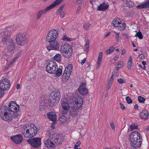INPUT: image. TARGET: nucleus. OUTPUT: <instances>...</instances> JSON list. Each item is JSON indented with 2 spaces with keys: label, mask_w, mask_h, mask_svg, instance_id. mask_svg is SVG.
<instances>
[{
  "label": "nucleus",
  "mask_w": 149,
  "mask_h": 149,
  "mask_svg": "<svg viewBox=\"0 0 149 149\" xmlns=\"http://www.w3.org/2000/svg\"><path fill=\"white\" fill-rule=\"evenodd\" d=\"M23 133L27 138H31L37 134L38 130L36 126L33 124L28 123L25 124L22 127Z\"/></svg>",
  "instance_id": "obj_1"
},
{
  "label": "nucleus",
  "mask_w": 149,
  "mask_h": 149,
  "mask_svg": "<svg viewBox=\"0 0 149 149\" xmlns=\"http://www.w3.org/2000/svg\"><path fill=\"white\" fill-rule=\"evenodd\" d=\"M128 139L131 145L135 148L139 147L142 141L140 134L137 132H132L129 135Z\"/></svg>",
  "instance_id": "obj_2"
},
{
  "label": "nucleus",
  "mask_w": 149,
  "mask_h": 149,
  "mask_svg": "<svg viewBox=\"0 0 149 149\" xmlns=\"http://www.w3.org/2000/svg\"><path fill=\"white\" fill-rule=\"evenodd\" d=\"M61 98L60 91L55 90L52 91L49 96L48 103L49 106L53 107L56 106L59 102Z\"/></svg>",
  "instance_id": "obj_3"
},
{
  "label": "nucleus",
  "mask_w": 149,
  "mask_h": 149,
  "mask_svg": "<svg viewBox=\"0 0 149 149\" xmlns=\"http://www.w3.org/2000/svg\"><path fill=\"white\" fill-rule=\"evenodd\" d=\"M9 110L6 106L1 107L0 110V116L4 120L10 121L12 120L13 114Z\"/></svg>",
  "instance_id": "obj_4"
},
{
  "label": "nucleus",
  "mask_w": 149,
  "mask_h": 149,
  "mask_svg": "<svg viewBox=\"0 0 149 149\" xmlns=\"http://www.w3.org/2000/svg\"><path fill=\"white\" fill-rule=\"evenodd\" d=\"M60 52L63 56L66 58H70L73 54L71 46L67 43L61 45L60 48Z\"/></svg>",
  "instance_id": "obj_5"
},
{
  "label": "nucleus",
  "mask_w": 149,
  "mask_h": 149,
  "mask_svg": "<svg viewBox=\"0 0 149 149\" xmlns=\"http://www.w3.org/2000/svg\"><path fill=\"white\" fill-rule=\"evenodd\" d=\"M10 86V82L8 79H4L0 80V97L4 94L5 91L9 89Z\"/></svg>",
  "instance_id": "obj_6"
},
{
  "label": "nucleus",
  "mask_w": 149,
  "mask_h": 149,
  "mask_svg": "<svg viewBox=\"0 0 149 149\" xmlns=\"http://www.w3.org/2000/svg\"><path fill=\"white\" fill-rule=\"evenodd\" d=\"M2 42L8 45L6 49L8 51L12 52L14 51L15 49V43L11 38L9 37H3Z\"/></svg>",
  "instance_id": "obj_7"
},
{
  "label": "nucleus",
  "mask_w": 149,
  "mask_h": 149,
  "mask_svg": "<svg viewBox=\"0 0 149 149\" xmlns=\"http://www.w3.org/2000/svg\"><path fill=\"white\" fill-rule=\"evenodd\" d=\"M113 25L120 31H122L125 28L126 24L124 22L119 18H116L112 22Z\"/></svg>",
  "instance_id": "obj_8"
},
{
  "label": "nucleus",
  "mask_w": 149,
  "mask_h": 149,
  "mask_svg": "<svg viewBox=\"0 0 149 149\" xmlns=\"http://www.w3.org/2000/svg\"><path fill=\"white\" fill-rule=\"evenodd\" d=\"M58 34L57 30L53 29L50 30L46 36V40L49 42L56 40Z\"/></svg>",
  "instance_id": "obj_9"
},
{
  "label": "nucleus",
  "mask_w": 149,
  "mask_h": 149,
  "mask_svg": "<svg viewBox=\"0 0 149 149\" xmlns=\"http://www.w3.org/2000/svg\"><path fill=\"white\" fill-rule=\"evenodd\" d=\"M72 71V65L70 64L64 70L63 74L62 80L65 82H66L70 77L71 73Z\"/></svg>",
  "instance_id": "obj_10"
},
{
  "label": "nucleus",
  "mask_w": 149,
  "mask_h": 149,
  "mask_svg": "<svg viewBox=\"0 0 149 149\" xmlns=\"http://www.w3.org/2000/svg\"><path fill=\"white\" fill-rule=\"evenodd\" d=\"M61 105L62 114L67 113L70 110V107L66 98H63L61 100Z\"/></svg>",
  "instance_id": "obj_11"
},
{
  "label": "nucleus",
  "mask_w": 149,
  "mask_h": 149,
  "mask_svg": "<svg viewBox=\"0 0 149 149\" xmlns=\"http://www.w3.org/2000/svg\"><path fill=\"white\" fill-rule=\"evenodd\" d=\"M16 40L18 44L21 46L24 45L27 42L25 35L22 33L17 34Z\"/></svg>",
  "instance_id": "obj_12"
},
{
  "label": "nucleus",
  "mask_w": 149,
  "mask_h": 149,
  "mask_svg": "<svg viewBox=\"0 0 149 149\" xmlns=\"http://www.w3.org/2000/svg\"><path fill=\"white\" fill-rule=\"evenodd\" d=\"M58 68L56 63L53 61L50 62L47 65L46 69L47 72L50 74H54Z\"/></svg>",
  "instance_id": "obj_13"
},
{
  "label": "nucleus",
  "mask_w": 149,
  "mask_h": 149,
  "mask_svg": "<svg viewBox=\"0 0 149 149\" xmlns=\"http://www.w3.org/2000/svg\"><path fill=\"white\" fill-rule=\"evenodd\" d=\"M73 99L74 104L73 106L77 107V109H80L81 107L83 104V100L80 95H76Z\"/></svg>",
  "instance_id": "obj_14"
},
{
  "label": "nucleus",
  "mask_w": 149,
  "mask_h": 149,
  "mask_svg": "<svg viewBox=\"0 0 149 149\" xmlns=\"http://www.w3.org/2000/svg\"><path fill=\"white\" fill-rule=\"evenodd\" d=\"M49 42V45L47 46L46 47L47 49L49 51L51 50H56L59 48L60 47L59 43L56 40Z\"/></svg>",
  "instance_id": "obj_15"
},
{
  "label": "nucleus",
  "mask_w": 149,
  "mask_h": 149,
  "mask_svg": "<svg viewBox=\"0 0 149 149\" xmlns=\"http://www.w3.org/2000/svg\"><path fill=\"white\" fill-rule=\"evenodd\" d=\"M41 139L40 138H35L28 140V142L33 147L37 148L41 144Z\"/></svg>",
  "instance_id": "obj_16"
},
{
  "label": "nucleus",
  "mask_w": 149,
  "mask_h": 149,
  "mask_svg": "<svg viewBox=\"0 0 149 149\" xmlns=\"http://www.w3.org/2000/svg\"><path fill=\"white\" fill-rule=\"evenodd\" d=\"M9 108V110L11 112L13 113L16 112L19 110V106L16 103L14 102H11L8 105Z\"/></svg>",
  "instance_id": "obj_17"
},
{
  "label": "nucleus",
  "mask_w": 149,
  "mask_h": 149,
  "mask_svg": "<svg viewBox=\"0 0 149 149\" xmlns=\"http://www.w3.org/2000/svg\"><path fill=\"white\" fill-rule=\"evenodd\" d=\"M16 29V26L15 25L12 26H9L6 27L4 31V36L3 37H10V33L15 31Z\"/></svg>",
  "instance_id": "obj_18"
},
{
  "label": "nucleus",
  "mask_w": 149,
  "mask_h": 149,
  "mask_svg": "<svg viewBox=\"0 0 149 149\" xmlns=\"http://www.w3.org/2000/svg\"><path fill=\"white\" fill-rule=\"evenodd\" d=\"M78 91L81 95H85L88 93V91L86 88L85 83L83 82L81 84L79 88Z\"/></svg>",
  "instance_id": "obj_19"
},
{
  "label": "nucleus",
  "mask_w": 149,
  "mask_h": 149,
  "mask_svg": "<svg viewBox=\"0 0 149 149\" xmlns=\"http://www.w3.org/2000/svg\"><path fill=\"white\" fill-rule=\"evenodd\" d=\"M10 139L12 141L17 144H18L21 142L23 140V137L21 134H19L11 136Z\"/></svg>",
  "instance_id": "obj_20"
},
{
  "label": "nucleus",
  "mask_w": 149,
  "mask_h": 149,
  "mask_svg": "<svg viewBox=\"0 0 149 149\" xmlns=\"http://www.w3.org/2000/svg\"><path fill=\"white\" fill-rule=\"evenodd\" d=\"M52 9L50 6H49L46 7L44 10H41L38 12L36 18L37 19H39L41 17L42 14L43 13H45L47 12Z\"/></svg>",
  "instance_id": "obj_21"
},
{
  "label": "nucleus",
  "mask_w": 149,
  "mask_h": 149,
  "mask_svg": "<svg viewBox=\"0 0 149 149\" xmlns=\"http://www.w3.org/2000/svg\"><path fill=\"white\" fill-rule=\"evenodd\" d=\"M80 109H77V107L73 106L70 111V115L73 117L76 116L78 114Z\"/></svg>",
  "instance_id": "obj_22"
},
{
  "label": "nucleus",
  "mask_w": 149,
  "mask_h": 149,
  "mask_svg": "<svg viewBox=\"0 0 149 149\" xmlns=\"http://www.w3.org/2000/svg\"><path fill=\"white\" fill-rule=\"evenodd\" d=\"M45 144L48 149H55V145L49 139L46 140Z\"/></svg>",
  "instance_id": "obj_23"
},
{
  "label": "nucleus",
  "mask_w": 149,
  "mask_h": 149,
  "mask_svg": "<svg viewBox=\"0 0 149 149\" xmlns=\"http://www.w3.org/2000/svg\"><path fill=\"white\" fill-rule=\"evenodd\" d=\"M47 116L49 120L53 122L56 121L57 116L55 112H49L47 113Z\"/></svg>",
  "instance_id": "obj_24"
},
{
  "label": "nucleus",
  "mask_w": 149,
  "mask_h": 149,
  "mask_svg": "<svg viewBox=\"0 0 149 149\" xmlns=\"http://www.w3.org/2000/svg\"><path fill=\"white\" fill-rule=\"evenodd\" d=\"M109 6L108 3H101L100 6L98 7L97 10L104 11L109 8Z\"/></svg>",
  "instance_id": "obj_25"
},
{
  "label": "nucleus",
  "mask_w": 149,
  "mask_h": 149,
  "mask_svg": "<svg viewBox=\"0 0 149 149\" xmlns=\"http://www.w3.org/2000/svg\"><path fill=\"white\" fill-rule=\"evenodd\" d=\"M148 116V113L146 110H143L139 114V116L142 119H146L147 118Z\"/></svg>",
  "instance_id": "obj_26"
},
{
  "label": "nucleus",
  "mask_w": 149,
  "mask_h": 149,
  "mask_svg": "<svg viewBox=\"0 0 149 149\" xmlns=\"http://www.w3.org/2000/svg\"><path fill=\"white\" fill-rule=\"evenodd\" d=\"M103 54V53L102 52H100L99 55L98 56L97 66V68L100 67V66L102 61Z\"/></svg>",
  "instance_id": "obj_27"
},
{
  "label": "nucleus",
  "mask_w": 149,
  "mask_h": 149,
  "mask_svg": "<svg viewBox=\"0 0 149 149\" xmlns=\"http://www.w3.org/2000/svg\"><path fill=\"white\" fill-rule=\"evenodd\" d=\"M138 9L146 8H149V1L147 0L142 4L139 5L136 7Z\"/></svg>",
  "instance_id": "obj_28"
},
{
  "label": "nucleus",
  "mask_w": 149,
  "mask_h": 149,
  "mask_svg": "<svg viewBox=\"0 0 149 149\" xmlns=\"http://www.w3.org/2000/svg\"><path fill=\"white\" fill-rule=\"evenodd\" d=\"M132 58L131 56H130L128 59V60L127 64V68L129 70H130L132 65Z\"/></svg>",
  "instance_id": "obj_29"
},
{
  "label": "nucleus",
  "mask_w": 149,
  "mask_h": 149,
  "mask_svg": "<svg viewBox=\"0 0 149 149\" xmlns=\"http://www.w3.org/2000/svg\"><path fill=\"white\" fill-rule=\"evenodd\" d=\"M47 136V138L50 139H52L55 138L56 136V134H54V132L52 131H49L47 132L46 134Z\"/></svg>",
  "instance_id": "obj_30"
},
{
  "label": "nucleus",
  "mask_w": 149,
  "mask_h": 149,
  "mask_svg": "<svg viewBox=\"0 0 149 149\" xmlns=\"http://www.w3.org/2000/svg\"><path fill=\"white\" fill-rule=\"evenodd\" d=\"M52 59L57 62H60L61 60V56L59 54H56L53 57Z\"/></svg>",
  "instance_id": "obj_31"
},
{
  "label": "nucleus",
  "mask_w": 149,
  "mask_h": 149,
  "mask_svg": "<svg viewBox=\"0 0 149 149\" xmlns=\"http://www.w3.org/2000/svg\"><path fill=\"white\" fill-rule=\"evenodd\" d=\"M53 140L56 145H60L63 142L62 139L58 138L57 135L55 138L53 139Z\"/></svg>",
  "instance_id": "obj_32"
},
{
  "label": "nucleus",
  "mask_w": 149,
  "mask_h": 149,
  "mask_svg": "<svg viewBox=\"0 0 149 149\" xmlns=\"http://www.w3.org/2000/svg\"><path fill=\"white\" fill-rule=\"evenodd\" d=\"M17 60L16 59L14 58L12 59L8 58L6 60V61L8 65L10 66L14 63Z\"/></svg>",
  "instance_id": "obj_33"
},
{
  "label": "nucleus",
  "mask_w": 149,
  "mask_h": 149,
  "mask_svg": "<svg viewBox=\"0 0 149 149\" xmlns=\"http://www.w3.org/2000/svg\"><path fill=\"white\" fill-rule=\"evenodd\" d=\"M63 0H56L54 3L49 5V6L52 9L56 6L59 5L60 3L62 2Z\"/></svg>",
  "instance_id": "obj_34"
},
{
  "label": "nucleus",
  "mask_w": 149,
  "mask_h": 149,
  "mask_svg": "<svg viewBox=\"0 0 149 149\" xmlns=\"http://www.w3.org/2000/svg\"><path fill=\"white\" fill-rule=\"evenodd\" d=\"M55 71V72L54 74H55V76L57 77H60L62 73V69L61 68H57Z\"/></svg>",
  "instance_id": "obj_35"
},
{
  "label": "nucleus",
  "mask_w": 149,
  "mask_h": 149,
  "mask_svg": "<svg viewBox=\"0 0 149 149\" xmlns=\"http://www.w3.org/2000/svg\"><path fill=\"white\" fill-rule=\"evenodd\" d=\"M67 120V118L64 115H62L60 116L58 120V121L60 123H63L65 122Z\"/></svg>",
  "instance_id": "obj_36"
},
{
  "label": "nucleus",
  "mask_w": 149,
  "mask_h": 149,
  "mask_svg": "<svg viewBox=\"0 0 149 149\" xmlns=\"http://www.w3.org/2000/svg\"><path fill=\"white\" fill-rule=\"evenodd\" d=\"M125 63L123 61L119 62L117 64L116 67V69L117 70H119L121 68L124 66Z\"/></svg>",
  "instance_id": "obj_37"
},
{
  "label": "nucleus",
  "mask_w": 149,
  "mask_h": 149,
  "mask_svg": "<svg viewBox=\"0 0 149 149\" xmlns=\"http://www.w3.org/2000/svg\"><path fill=\"white\" fill-rule=\"evenodd\" d=\"M62 40L65 41H71L74 40L72 38H70L67 37L66 35H64L63 36L62 38Z\"/></svg>",
  "instance_id": "obj_38"
},
{
  "label": "nucleus",
  "mask_w": 149,
  "mask_h": 149,
  "mask_svg": "<svg viewBox=\"0 0 149 149\" xmlns=\"http://www.w3.org/2000/svg\"><path fill=\"white\" fill-rule=\"evenodd\" d=\"M115 49V47H114L113 46H111L108 49L106 50L105 52L106 54H109L111 53Z\"/></svg>",
  "instance_id": "obj_39"
},
{
  "label": "nucleus",
  "mask_w": 149,
  "mask_h": 149,
  "mask_svg": "<svg viewBox=\"0 0 149 149\" xmlns=\"http://www.w3.org/2000/svg\"><path fill=\"white\" fill-rule=\"evenodd\" d=\"M91 26V24L89 23H84L83 26V28L86 30H88L89 27Z\"/></svg>",
  "instance_id": "obj_40"
},
{
  "label": "nucleus",
  "mask_w": 149,
  "mask_h": 149,
  "mask_svg": "<svg viewBox=\"0 0 149 149\" xmlns=\"http://www.w3.org/2000/svg\"><path fill=\"white\" fill-rule=\"evenodd\" d=\"M126 4L127 6L130 8H132L134 5V3L131 1L127 0L126 2Z\"/></svg>",
  "instance_id": "obj_41"
},
{
  "label": "nucleus",
  "mask_w": 149,
  "mask_h": 149,
  "mask_svg": "<svg viewBox=\"0 0 149 149\" xmlns=\"http://www.w3.org/2000/svg\"><path fill=\"white\" fill-rule=\"evenodd\" d=\"M135 37H137L139 39H142L143 38V36L142 33L139 31L135 34Z\"/></svg>",
  "instance_id": "obj_42"
},
{
  "label": "nucleus",
  "mask_w": 149,
  "mask_h": 149,
  "mask_svg": "<svg viewBox=\"0 0 149 149\" xmlns=\"http://www.w3.org/2000/svg\"><path fill=\"white\" fill-rule=\"evenodd\" d=\"M130 127L131 130H130L129 129L128 130L129 131H133L134 130L137 129V127L136 125L134 124L130 125Z\"/></svg>",
  "instance_id": "obj_43"
},
{
  "label": "nucleus",
  "mask_w": 149,
  "mask_h": 149,
  "mask_svg": "<svg viewBox=\"0 0 149 149\" xmlns=\"http://www.w3.org/2000/svg\"><path fill=\"white\" fill-rule=\"evenodd\" d=\"M110 126L111 127V128L113 130H115V125L114 123V122L113 121H112L111 122H110Z\"/></svg>",
  "instance_id": "obj_44"
},
{
  "label": "nucleus",
  "mask_w": 149,
  "mask_h": 149,
  "mask_svg": "<svg viewBox=\"0 0 149 149\" xmlns=\"http://www.w3.org/2000/svg\"><path fill=\"white\" fill-rule=\"evenodd\" d=\"M57 13L60 16L61 18H63L66 15V13L63 11L58 12Z\"/></svg>",
  "instance_id": "obj_45"
},
{
  "label": "nucleus",
  "mask_w": 149,
  "mask_h": 149,
  "mask_svg": "<svg viewBox=\"0 0 149 149\" xmlns=\"http://www.w3.org/2000/svg\"><path fill=\"white\" fill-rule=\"evenodd\" d=\"M138 100L141 103H143L145 100V98L139 96L138 97Z\"/></svg>",
  "instance_id": "obj_46"
},
{
  "label": "nucleus",
  "mask_w": 149,
  "mask_h": 149,
  "mask_svg": "<svg viewBox=\"0 0 149 149\" xmlns=\"http://www.w3.org/2000/svg\"><path fill=\"white\" fill-rule=\"evenodd\" d=\"M125 100L128 104L132 103V100L129 97V96H127L125 98Z\"/></svg>",
  "instance_id": "obj_47"
},
{
  "label": "nucleus",
  "mask_w": 149,
  "mask_h": 149,
  "mask_svg": "<svg viewBox=\"0 0 149 149\" xmlns=\"http://www.w3.org/2000/svg\"><path fill=\"white\" fill-rule=\"evenodd\" d=\"M117 81L120 84L122 83H124L126 82L125 80L122 79H118L117 80Z\"/></svg>",
  "instance_id": "obj_48"
},
{
  "label": "nucleus",
  "mask_w": 149,
  "mask_h": 149,
  "mask_svg": "<svg viewBox=\"0 0 149 149\" xmlns=\"http://www.w3.org/2000/svg\"><path fill=\"white\" fill-rule=\"evenodd\" d=\"M81 142L80 141H78L74 145V148H78L81 144Z\"/></svg>",
  "instance_id": "obj_49"
},
{
  "label": "nucleus",
  "mask_w": 149,
  "mask_h": 149,
  "mask_svg": "<svg viewBox=\"0 0 149 149\" xmlns=\"http://www.w3.org/2000/svg\"><path fill=\"white\" fill-rule=\"evenodd\" d=\"M65 6V4H63L59 8H58L57 10V12H60L61 11H62V10H63L64 7Z\"/></svg>",
  "instance_id": "obj_50"
},
{
  "label": "nucleus",
  "mask_w": 149,
  "mask_h": 149,
  "mask_svg": "<svg viewBox=\"0 0 149 149\" xmlns=\"http://www.w3.org/2000/svg\"><path fill=\"white\" fill-rule=\"evenodd\" d=\"M22 53V52L21 51H20L15 56L14 58L16 59L17 60V58L20 56L21 54Z\"/></svg>",
  "instance_id": "obj_51"
},
{
  "label": "nucleus",
  "mask_w": 149,
  "mask_h": 149,
  "mask_svg": "<svg viewBox=\"0 0 149 149\" xmlns=\"http://www.w3.org/2000/svg\"><path fill=\"white\" fill-rule=\"evenodd\" d=\"M89 41L88 40L86 42V50H88L89 48Z\"/></svg>",
  "instance_id": "obj_52"
},
{
  "label": "nucleus",
  "mask_w": 149,
  "mask_h": 149,
  "mask_svg": "<svg viewBox=\"0 0 149 149\" xmlns=\"http://www.w3.org/2000/svg\"><path fill=\"white\" fill-rule=\"evenodd\" d=\"M113 75L112 74L110 77L108 83L112 84L113 80Z\"/></svg>",
  "instance_id": "obj_53"
},
{
  "label": "nucleus",
  "mask_w": 149,
  "mask_h": 149,
  "mask_svg": "<svg viewBox=\"0 0 149 149\" xmlns=\"http://www.w3.org/2000/svg\"><path fill=\"white\" fill-rule=\"evenodd\" d=\"M112 85V84L108 82L107 84L106 87V90H108L111 87V86Z\"/></svg>",
  "instance_id": "obj_54"
},
{
  "label": "nucleus",
  "mask_w": 149,
  "mask_h": 149,
  "mask_svg": "<svg viewBox=\"0 0 149 149\" xmlns=\"http://www.w3.org/2000/svg\"><path fill=\"white\" fill-rule=\"evenodd\" d=\"M114 33L115 34L116 38L117 41H118L119 40V33H118L114 31Z\"/></svg>",
  "instance_id": "obj_55"
},
{
  "label": "nucleus",
  "mask_w": 149,
  "mask_h": 149,
  "mask_svg": "<svg viewBox=\"0 0 149 149\" xmlns=\"http://www.w3.org/2000/svg\"><path fill=\"white\" fill-rule=\"evenodd\" d=\"M120 105L121 109L123 110H124L125 109V107L123 104L120 103Z\"/></svg>",
  "instance_id": "obj_56"
},
{
  "label": "nucleus",
  "mask_w": 149,
  "mask_h": 149,
  "mask_svg": "<svg viewBox=\"0 0 149 149\" xmlns=\"http://www.w3.org/2000/svg\"><path fill=\"white\" fill-rule=\"evenodd\" d=\"M81 6H78V7H77V10H76V13H79L80 10H81Z\"/></svg>",
  "instance_id": "obj_57"
},
{
  "label": "nucleus",
  "mask_w": 149,
  "mask_h": 149,
  "mask_svg": "<svg viewBox=\"0 0 149 149\" xmlns=\"http://www.w3.org/2000/svg\"><path fill=\"white\" fill-rule=\"evenodd\" d=\"M77 3L79 4H81L83 2V0H76Z\"/></svg>",
  "instance_id": "obj_58"
},
{
  "label": "nucleus",
  "mask_w": 149,
  "mask_h": 149,
  "mask_svg": "<svg viewBox=\"0 0 149 149\" xmlns=\"http://www.w3.org/2000/svg\"><path fill=\"white\" fill-rule=\"evenodd\" d=\"M139 57L140 60L143 59L144 58V56L143 54H140L139 55Z\"/></svg>",
  "instance_id": "obj_59"
},
{
  "label": "nucleus",
  "mask_w": 149,
  "mask_h": 149,
  "mask_svg": "<svg viewBox=\"0 0 149 149\" xmlns=\"http://www.w3.org/2000/svg\"><path fill=\"white\" fill-rule=\"evenodd\" d=\"M86 60V58H84L83 60H81V65H83L85 63Z\"/></svg>",
  "instance_id": "obj_60"
},
{
  "label": "nucleus",
  "mask_w": 149,
  "mask_h": 149,
  "mask_svg": "<svg viewBox=\"0 0 149 149\" xmlns=\"http://www.w3.org/2000/svg\"><path fill=\"white\" fill-rule=\"evenodd\" d=\"M91 65H88V66L86 68V70H87V71H90L91 70Z\"/></svg>",
  "instance_id": "obj_61"
},
{
  "label": "nucleus",
  "mask_w": 149,
  "mask_h": 149,
  "mask_svg": "<svg viewBox=\"0 0 149 149\" xmlns=\"http://www.w3.org/2000/svg\"><path fill=\"white\" fill-rule=\"evenodd\" d=\"M119 56L118 55H116L113 58L114 60H117L119 58Z\"/></svg>",
  "instance_id": "obj_62"
},
{
  "label": "nucleus",
  "mask_w": 149,
  "mask_h": 149,
  "mask_svg": "<svg viewBox=\"0 0 149 149\" xmlns=\"http://www.w3.org/2000/svg\"><path fill=\"white\" fill-rule=\"evenodd\" d=\"M123 36H125V38H129V36L127 33H124L123 34Z\"/></svg>",
  "instance_id": "obj_63"
},
{
  "label": "nucleus",
  "mask_w": 149,
  "mask_h": 149,
  "mask_svg": "<svg viewBox=\"0 0 149 149\" xmlns=\"http://www.w3.org/2000/svg\"><path fill=\"white\" fill-rule=\"evenodd\" d=\"M125 52H126L125 50V49H123L122 50L121 54L122 55L124 54L125 53Z\"/></svg>",
  "instance_id": "obj_64"
}]
</instances>
